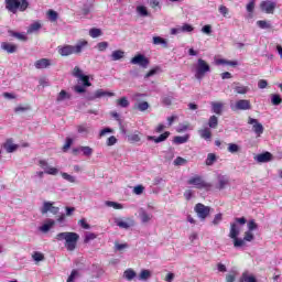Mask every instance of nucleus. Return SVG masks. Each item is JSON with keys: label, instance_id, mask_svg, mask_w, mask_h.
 I'll return each mask as SVG.
<instances>
[{"label": "nucleus", "instance_id": "bb28decb", "mask_svg": "<svg viewBox=\"0 0 282 282\" xmlns=\"http://www.w3.org/2000/svg\"><path fill=\"white\" fill-rule=\"evenodd\" d=\"M217 162V154L216 153H208L207 159L205 161L206 166H213Z\"/></svg>", "mask_w": 282, "mask_h": 282}, {"label": "nucleus", "instance_id": "412c9836", "mask_svg": "<svg viewBox=\"0 0 282 282\" xmlns=\"http://www.w3.org/2000/svg\"><path fill=\"white\" fill-rule=\"evenodd\" d=\"M198 133L203 140H206L207 142L210 141L213 138V132L210 131V128H203L198 130Z\"/></svg>", "mask_w": 282, "mask_h": 282}, {"label": "nucleus", "instance_id": "2eb2a0df", "mask_svg": "<svg viewBox=\"0 0 282 282\" xmlns=\"http://www.w3.org/2000/svg\"><path fill=\"white\" fill-rule=\"evenodd\" d=\"M116 224L119 228L129 230V228H132V226H135V220H133V218H126L124 220H116Z\"/></svg>", "mask_w": 282, "mask_h": 282}, {"label": "nucleus", "instance_id": "cd10ccee", "mask_svg": "<svg viewBox=\"0 0 282 282\" xmlns=\"http://www.w3.org/2000/svg\"><path fill=\"white\" fill-rule=\"evenodd\" d=\"M216 65H230L231 67H237V61H228L224 58L216 59Z\"/></svg>", "mask_w": 282, "mask_h": 282}, {"label": "nucleus", "instance_id": "09e8293b", "mask_svg": "<svg viewBox=\"0 0 282 282\" xmlns=\"http://www.w3.org/2000/svg\"><path fill=\"white\" fill-rule=\"evenodd\" d=\"M137 12L140 14V17H149V10H147V7L144 6L137 7Z\"/></svg>", "mask_w": 282, "mask_h": 282}, {"label": "nucleus", "instance_id": "6ab92c4d", "mask_svg": "<svg viewBox=\"0 0 282 282\" xmlns=\"http://www.w3.org/2000/svg\"><path fill=\"white\" fill-rule=\"evenodd\" d=\"M212 111L217 116H221V113H224V102L213 101Z\"/></svg>", "mask_w": 282, "mask_h": 282}, {"label": "nucleus", "instance_id": "a211bd4d", "mask_svg": "<svg viewBox=\"0 0 282 282\" xmlns=\"http://www.w3.org/2000/svg\"><path fill=\"white\" fill-rule=\"evenodd\" d=\"M1 50L7 52V54H14L18 50V46L15 44L9 43V42H2L1 43Z\"/></svg>", "mask_w": 282, "mask_h": 282}, {"label": "nucleus", "instance_id": "bf43d9fd", "mask_svg": "<svg viewBox=\"0 0 282 282\" xmlns=\"http://www.w3.org/2000/svg\"><path fill=\"white\" fill-rule=\"evenodd\" d=\"M193 30H195V28L188 23H185L180 28V32H193Z\"/></svg>", "mask_w": 282, "mask_h": 282}, {"label": "nucleus", "instance_id": "e433bc0d", "mask_svg": "<svg viewBox=\"0 0 282 282\" xmlns=\"http://www.w3.org/2000/svg\"><path fill=\"white\" fill-rule=\"evenodd\" d=\"M257 25L261 29V30H270L272 28V24H270V22L265 21V20H259L257 22Z\"/></svg>", "mask_w": 282, "mask_h": 282}, {"label": "nucleus", "instance_id": "7c9ffc66", "mask_svg": "<svg viewBox=\"0 0 282 282\" xmlns=\"http://www.w3.org/2000/svg\"><path fill=\"white\" fill-rule=\"evenodd\" d=\"M137 111H147L149 109V104L147 101L137 102L133 106Z\"/></svg>", "mask_w": 282, "mask_h": 282}, {"label": "nucleus", "instance_id": "f03ea898", "mask_svg": "<svg viewBox=\"0 0 282 282\" xmlns=\"http://www.w3.org/2000/svg\"><path fill=\"white\" fill-rule=\"evenodd\" d=\"M89 45L87 40H79L76 45H64L58 46V54L61 56H72V54H82L83 50H85Z\"/></svg>", "mask_w": 282, "mask_h": 282}, {"label": "nucleus", "instance_id": "b1692460", "mask_svg": "<svg viewBox=\"0 0 282 282\" xmlns=\"http://www.w3.org/2000/svg\"><path fill=\"white\" fill-rule=\"evenodd\" d=\"M42 25L40 21L33 22L26 30V34H34V32H39L41 30Z\"/></svg>", "mask_w": 282, "mask_h": 282}, {"label": "nucleus", "instance_id": "13d9d810", "mask_svg": "<svg viewBox=\"0 0 282 282\" xmlns=\"http://www.w3.org/2000/svg\"><path fill=\"white\" fill-rule=\"evenodd\" d=\"M72 144H74V140L72 138H66V142L63 145L64 153L67 152V150L72 147Z\"/></svg>", "mask_w": 282, "mask_h": 282}, {"label": "nucleus", "instance_id": "f257e3e1", "mask_svg": "<svg viewBox=\"0 0 282 282\" xmlns=\"http://www.w3.org/2000/svg\"><path fill=\"white\" fill-rule=\"evenodd\" d=\"M55 239L57 241H65V248L68 252H74L76 246H78V239L80 236L73 231L59 232L56 235Z\"/></svg>", "mask_w": 282, "mask_h": 282}, {"label": "nucleus", "instance_id": "4c0bfd02", "mask_svg": "<svg viewBox=\"0 0 282 282\" xmlns=\"http://www.w3.org/2000/svg\"><path fill=\"white\" fill-rule=\"evenodd\" d=\"M227 151L229 153H239V151H241V148L237 143H229Z\"/></svg>", "mask_w": 282, "mask_h": 282}, {"label": "nucleus", "instance_id": "e2e57ef3", "mask_svg": "<svg viewBox=\"0 0 282 282\" xmlns=\"http://www.w3.org/2000/svg\"><path fill=\"white\" fill-rule=\"evenodd\" d=\"M245 240L243 239H239V237L234 238V247L235 248H241V246H245Z\"/></svg>", "mask_w": 282, "mask_h": 282}, {"label": "nucleus", "instance_id": "69168bd1", "mask_svg": "<svg viewBox=\"0 0 282 282\" xmlns=\"http://www.w3.org/2000/svg\"><path fill=\"white\" fill-rule=\"evenodd\" d=\"M237 279V273L232 272L226 275V282H234Z\"/></svg>", "mask_w": 282, "mask_h": 282}, {"label": "nucleus", "instance_id": "0eeeda50", "mask_svg": "<svg viewBox=\"0 0 282 282\" xmlns=\"http://www.w3.org/2000/svg\"><path fill=\"white\" fill-rule=\"evenodd\" d=\"M194 210L197 217L202 219V221H206V218L208 217V215H210V207L202 203H197L194 207Z\"/></svg>", "mask_w": 282, "mask_h": 282}, {"label": "nucleus", "instance_id": "49530a36", "mask_svg": "<svg viewBox=\"0 0 282 282\" xmlns=\"http://www.w3.org/2000/svg\"><path fill=\"white\" fill-rule=\"evenodd\" d=\"M226 186H228V180L220 178L218 181V184L216 185V188H217V191H224V188H226Z\"/></svg>", "mask_w": 282, "mask_h": 282}, {"label": "nucleus", "instance_id": "c9c22d12", "mask_svg": "<svg viewBox=\"0 0 282 282\" xmlns=\"http://www.w3.org/2000/svg\"><path fill=\"white\" fill-rule=\"evenodd\" d=\"M234 91L236 94L246 95L247 91H250V88L248 86H236L234 87Z\"/></svg>", "mask_w": 282, "mask_h": 282}, {"label": "nucleus", "instance_id": "f3484780", "mask_svg": "<svg viewBox=\"0 0 282 282\" xmlns=\"http://www.w3.org/2000/svg\"><path fill=\"white\" fill-rule=\"evenodd\" d=\"M254 160H257L260 164L272 162V153L270 152H263L254 156Z\"/></svg>", "mask_w": 282, "mask_h": 282}, {"label": "nucleus", "instance_id": "864d4df0", "mask_svg": "<svg viewBox=\"0 0 282 282\" xmlns=\"http://www.w3.org/2000/svg\"><path fill=\"white\" fill-rule=\"evenodd\" d=\"M32 259H34L35 261H44L45 260V256L42 252L35 251L32 254Z\"/></svg>", "mask_w": 282, "mask_h": 282}, {"label": "nucleus", "instance_id": "58836bf2", "mask_svg": "<svg viewBox=\"0 0 282 282\" xmlns=\"http://www.w3.org/2000/svg\"><path fill=\"white\" fill-rule=\"evenodd\" d=\"M83 155H85L86 158H90V155L94 154V149H91L90 147H79Z\"/></svg>", "mask_w": 282, "mask_h": 282}, {"label": "nucleus", "instance_id": "774afa93", "mask_svg": "<svg viewBox=\"0 0 282 282\" xmlns=\"http://www.w3.org/2000/svg\"><path fill=\"white\" fill-rule=\"evenodd\" d=\"M129 140H130L131 142H140V140H141L140 133L131 134V135L129 137Z\"/></svg>", "mask_w": 282, "mask_h": 282}, {"label": "nucleus", "instance_id": "ddd939ff", "mask_svg": "<svg viewBox=\"0 0 282 282\" xmlns=\"http://www.w3.org/2000/svg\"><path fill=\"white\" fill-rule=\"evenodd\" d=\"M50 212L53 215H58V207H54V204L51 202H44L43 207L41 209L42 215H47V213Z\"/></svg>", "mask_w": 282, "mask_h": 282}, {"label": "nucleus", "instance_id": "393cba45", "mask_svg": "<svg viewBox=\"0 0 282 282\" xmlns=\"http://www.w3.org/2000/svg\"><path fill=\"white\" fill-rule=\"evenodd\" d=\"M9 36H13V39H18V41H23V42L28 41V37L25 34L19 33L12 30H9Z\"/></svg>", "mask_w": 282, "mask_h": 282}, {"label": "nucleus", "instance_id": "c85d7f7f", "mask_svg": "<svg viewBox=\"0 0 282 282\" xmlns=\"http://www.w3.org/2000/svg\"><path fill=\"white\" fill-rule=\"evenodd\" d=\"M124 56V51L122 50H117L113 51L110 55L111 61H121V58Z\"/></svg>", "mask_w": 282, "mask_h": 282}, {"label": "nucleus", "instance_id": "2f4dec72", "mask_svg": "<svg viewBox=\"0 0 282 282\" xmlns=\"http://www.w3.org/2000/svg\"><path fill=\"white\" fill-rule=\"evenodd\" d=\"M54 224H56V221H54L53 219H48L46 224L40 227V230L42 232H50V229L52 228V226H54Z\"/></svg>", "mask_w": 282, "mask_h": 282}, {"label": "nucleus", "instance_id": "338daca9", "mask_svg": "<svg viewBox=\"0 0 282 282\" xmlns=\"http://www.w3.org/2000/svg\"><path fill=\"white\" fill-rule=\"evenodd\" d=\"M76 276H78V271L73 270L66 282H74V279H76Z\"/></svg>", "mask_w": 282, "mask_h": 282}, {"label": "nucleus", "instance_id": "a19ab883", "mask_svg": "<svg viewBox=\"0 0 282 282\" xmlns=\"http://www.w3.org/2000/svg\"><path fill=\"white\" fill-rule=\"evenodd\" d=\"M117 105L119 107H122L123 109H127V107H129L130 102H129V99H127V97H121L120 99L117 100Z\"/></svg>", "mask_w": 282, "mask_h": 282}, {"label": "nucleus", "instance_id": "9d476101", "mask_svg": "<svg viewBox=\"0 0 282 282\" xmlns=\"http://www.w3.org/2000/svg\"><path fill=\"white\" fill-rule=\"evenodd\" d=\"M248 124H253L252 126L253 132L258 135V138H261V135L264 131L263 124L259 123V120H257L252 117H249Z\"/></svg>", "mask_w": 282, "mask_h": 282}, {"label": "nucleus", "instance_id": "052dcab7", "mask_svg": "<svg viewBox=\"0 0 282 282\" xmlns=\"http://www.w3.org/2000/svg\"><path fill=\"white\" fill-rule=\"evenodd\" d=\"M107 47H109V42H99L97 44V50L99 52H105L107 50Z\"/></svg>", "mask_w": 282, "mask_h": 282}, {"label": "nucleus", "instance_id": "ea45409f", "mask_svg": "<svg viewBox=\"0 0 282 282\" xmlns=\"http://www.w3.org/2000/svg\"><path fill=\"white\" fill-rule=\"evenodd\" d=\"M281 102H282L281 95H279V94H272L271 95V104L272 105L279 106V105H281Z\"/></svg>", "mask_w": 282, "mask_h": 282}, {"label": "nucleus", "instance_id": "72a5a7b5", "mask_svg": "<svg viewBox=\"0 0 282 282\" xmlns=\"http://www.w3.org/2000/svg\"><path fill=\"white\" fill-rule=\"evenodd\" d=\"M188 138H191V135L186 134V135H177L174 137V142L175 144H186V142H188Z\"/></svg>", "mask_w": 282, "mask_h": 282}, {"label": "nucleus", "instance_id": "3c124183", "mask_svg": "<svg viewBox=\"0 0 282 282\" xmlns=\"http://www.w3.org/2000/svg\"><path fill=\"white\" fill-rule=\"evenodd\" d=\"M32 108L26 105V106H18L14 108L15 113H24V111H30Z\"/></svg>", "mask_w": 282, "mask_h": 282}, {"label": "nucleus", "instance_id": "c03bdc74", "mask_svg": "<svg viewBox=\"0 0 282 282\" xmlns=\"http://www.w3.org/2000/svg\"><path fill=\"white\" fill-rule=\"evenodd\" d=\"M63 180H66V182H69L70 184H76V177L69 175L67 172L61 173Z\"/></svg>", "mask_w": 282, "mask_h": 282}, {"label": "nucleus", "instance_id": "79ce46f5", "mask_svg": "<svg viewBox=\"0 0 282 282\" xmlns=\"http://www.w3.org/2000/svg\"><path fill=\"white\" fill-rule=\"evenodd\" d=\"M89 35L91 39H98V36H102V31L100 29L93 28L89 31Z\"/></svg>", "mask_w": 282, "mask_h": 282}, {"label": "nucleus", "instance_id": "6e6d98bb", "mask_svg": "<svg viewBox=\"0 0 282 282\" xmlns=\"http://www.w3.org/2000/svg\"><path fill=\"white\" fill-rule=\"evenodd\" d=\"M79 79L82 80L84 87H91V84L89 83V76L82 75Z\"/></svg>", "mask_w": 282, "mask_h": 282}, {"label": "nucleus", "instance_id": "aec40b11", "mask_svg": "<svg viewBox=\"0 0 282 282\" xmlns=\"http://www.w3.org/2000/svg\"><path fill=\"white\" fill-rule=\"evenodd\" d=\"M152 43L153 45H162L164 50L169 48V41H166V39H163L161 36H153Z\"/></svg>", "mask_w": 282, "mask_h": 282}, {"label": "nucleus", "instance_id": "423d86ee", "mask_svg": "<svg viewBox=\"0 0 282 282\" xmlns=\"http://www.w3.org/2000/svg\"><path fill=\"white\" fill-rule=\"evenodd\" d=\"M230 109L231 111H248L252 109V104L248 99H240L230 105Z\"/></svg>", "mask_w": 282, "mask_h": 282}, {"label": "nucleus", "instance_id": "1a4fd4ad", "mask_svg": "<svg viewBox=\"0 0 282 282\" xmlns=\"http://www.w3.org/2000/svg\"><path fill=\"white\" fill-rule=\"evenodd\" d=\"M260 10L265 12V14H274V10H276V2L270 0L262 1L260 3Z\"/></svg>", "mask_w": 282, "mask_h": 282}, {"label": "nucleus", "instance_id": "20e7f679", "mask_svg": "<svg viewBox=\"0 0 282 282\" xmlns=\"http://www.w3.org/2000/svg\"><path fill=\"white\" fill-rule=\"evenodd\" d=\"M195 69H196L195 78L197 80H202L204 78V76H206V74H208V72H210V65L208 63H206V59L198 58Z\"/></svg>", "mask_w": 282, "mask_h": 282}, {"label": "nucleus", "instance_id": "5fc2aeb1", "mask_svg": "<svg viewBox=\"0 0 282 282\" xmlns=\"http://www.w3.org/2000/svg\"><path fill=\"white\" fill-rule=\"evenodd\" d=\"M78 133H89V127L86 123L77 126Z\"/></svg>", "mask_w": 282, "mask_h": 282}, {"label": "nucleus", "instance_id": "39448f33", "mask_svg": "<svg viewBox=\"0 0 282 282\" xmlns=\"http://www.w3.org/2000/svg\"><path fill=\"white\" fill-rule=\"evenodd\" d=\"M187 184H189L191 186H195L196 188H198V191H210V188H213V184L206 182L204 177L199 175L191 177L187 181Z\"/></svg>", "mask_w": 282, "mask_h": 282}, {"label": "nucleus", "instance_id": "4be33fe9", "mask_svg": "<svg viewBox=\"0 0 282 282\" xmlns=\"http://www.w3.org/2000/svg\"><path fill=\"white\" fill-rule=\"evenodd\" d=\"M139 217L142 221V224H149V221H151V219H153V215L147 213L144 209L140 210Z\"/></svg>", "mask_w": 282, "mask_h": 282}, {"label": "nucleus", "instance_id": "4d7b16f0", "mask_svg": "<svg viewBox=\"0 0 282 282\" xmlns=\"http://www.w3.org/2000/svg\"><path fill=\"white\" fill-rule=\"evenodd\" d=\"M72 74H73V76H74L75 78H80L82 76H84V75H83V70H82L80 67H78V66H75V67H74Z\"/></svg>", "mask_w": 282, "mask_h": 282}, {"label": "nucleus", "instance_id": "9b49d317", "mask_svg": "<svg viewBox=\"0 0 282 282\" xmlns=\"http://www.w3.org/2000/svg\"><path fill=\"white\" fill-rule=\"evenodd\" d=\"M39 166H41V169L44 170V173L46 175H58V169L50 167L47 161H45V160H40Z\"/></svg>", "mask_w": 282, "mask_h": 282}, {"label": "nucleus", "instance_id": "a18cd8bd", "mask_svg": "<svg viewBox=\"0 0 282 282\" xmlns=\"http://www.w3.org/2000/svg\"><path fill=\"white\" fill-rule=\"evenodd\" d=\"M47 17H48L50 21H52V23L58 21V13L54 10H48Z\"/></svg>", "mask_w": 282, "mask_h": 282}, {"label": "nucleus", "instance_id": "de8ad7c7", "mask_svg": "<svg viewBox=\"0 0 282 282\" xmlns=\"http://www.w3.org/2000/svg\"><path fill=\"white\" fill-rule=\"evenodd\" d=\"M139 279L141 281H147L148 279H151V271L144 269L141 271L140 275H139Z\"/></svg>", "mask_w": 282, "mask_h": 282}, {"label": "nucleus", "instance_id": "37998d69", "mask_svg": "<svg viewBox=\"0 0 282 282\" xmlns=\"http://www.w3.org/2000/svg\"><path fill=\"white\" fill-rule=\"evenodd\" d=\"M106 206H108L109 208H115V210L122 209V204L116 203V202H111V200H107L106 202Z\"/></svg>", "mask_w": 282, "mask_h": 282}, {"label": "nucleus", "instance_id": "a878e982", "mask_svg": "<svg viewBox=\"0 0 282 282\" xmlns=\"http://www.w3.org/2000/svg\"><path fill=\"white\" fill-rule=\"evenodd\" d=\"M208 127H209V129H217V127H219V118H217V116H215V115L209 117Z\"/></svg>", "mask_w": 282, "mask_h": 282}, {"label": "nucleus", "instance_id": "4468645a", "mask_svg": "<svg viewBox=\"0 0 282 282\" xmlns=\"http://www.w3.org/2000/svg\"><path fill=\"white\" fill-rule=\"evenodd\" d=\"M35 69H47V67H52V59L50 58H41L35 61L34 63Z\"/></svg>", "mask_w": 282, "mask_h": 282}, {"label": "nucleus", "instance_id": "7ed1b4c3", "mask_svg": "<svg viewBox=\"0 0 282 282\" xmlns=\"http://www.w3.org/2000/svg\"><path fill=\"white\" fill-rule=\"evenodd\" d=\"M6 10L12 14L17 12H25L30 8V2L28 0H4Z\"/></svg>", "mask_w": 282, "mask_h": 282}, {"label": "nucleus", "instance_id": "8fccbe9b", "mask_svg": "<svg viewBox=\"0 0 282 282\" xmlns=\"http://www.w3.org/2000/svg\"><path fill=\"white\" fill-rule=\"evenodd\" d=\"M98 235L94 232H87L84 238V243H89V241H94V239H97Z\"/></svg>", "mask_w": 282, "mask_h": 282}, {"label": "nucleus", "instance_id": "dca6fc26", "mask_svg": "<svg viewBox=\"0 0 282 282\" xmlns=\"http://www.w3.org/2000/svg\"><path fill=\"white\" fill-rule=\"evenodd\" d=\"M171 135V132L165 131L159 137L148 135V140H152L155 142V144H160V142H165V140H169V137Z\"/></svg>", "mask_w": 282, "mask_h": 282}, {"label": "nucleus", "instance_id": "c756f323", "mask_svg": "<svg viewBox=\"0 0 282 282\" xmlns=\"http://www.w3.org/2000/svg\"><path fill=\"white\" fill-rule=\"evenodd\" d=\"M239 282H257V278L245 272L240 276Z\"/></svg>", "mask_w": 282, "mask_h": 282}, {"label": "nucleus", "instance_id": "473e14b6", "mask_svg": "<svg viewBox=\"0 0 282 282\" xmlns=\"http://www.w3.org/2000/svg\"><path fill=\"white\" fill-rule=\"evenodd\" d=\"M135 271H133V269H127L124 272H123V276L124 279H127V281H133V279H135Z\"/></svg>", "mask_w": 282, "mask_h": 282}, {"label": "nucleus", "instance_id": "f8f14e48", "mask_svg": "<svg viewBox=\"0 0 282 282\" xmlns=\"http://www.w3.org/2000/svg\"><path fill=\"white\" fill-rule=\"evenodd\" d=\"M105 96H108L111 98L112 96H116V95L113 93H109L104 89H97L94 95H89L87 97V100H96L98 98H105Z\"/></svg>", "mask_w": 282, "mask_h": 282}, {"label": "nucleus", "instance_id": "0e129e2a", "mask_svg": "<svg viewBox=\"0 0 282 282\" xmlns=\"http://www.w3.org/2000/svg\"><path fill=\"white\" fill-rule=\"evenodd\" d=\"M254 239V234H252V231H246L245 232V237H243V241H252Z\"/></svg>", "mask_w": 282, "mask_h": 282}, {"label": "nucleus", "instance_id": "680f3d73", "mask_svg": "<svg viewBox=\"0 0 282 282\" xmlns=\"http://www.w3.org/2000/svg\"><path fill=\"white\" fill-rule=\"evenodd\" d=\"M259 228V225H257V223L254 221V219L249 220L248 223V229L250 232H252V230H257Z\"/></svg>", "mask_w": 282, "mask_h": 282}, {"label": "nucleus", "instance_id": "6e6552de", "mask_svg": "<svg viewBox=\"0 0 282 282\" xmlns=\"http://www.w3.org/2000/svg\"><path fill=\"white\" fill-rule=\"evenodd\" d=\"M130 63L131 65H139L140 67H143V69H147L150 61L143 54H138L131 58Z\"/></svg>", "mask_w": 282, "mask_h": 282}, {"label": "nucleus", "instance_id": "5701e85b", "mask_svg": "<svg viewBox=\"0 0 282 282\" xmlns=\"http://www.w3.org/2000/svg\"><path fill=\"white\" fill-rule=\"evenodd\" d=\"M229 237L230 239H237L239 237V228L237 227V223L230 224Z\"/></svg>", "mask_w": 282, "mask_h": 282}, {"label": "nucleus", "instance_id": "f704fd0d", "mask_svg": "<svg viewBox=\"0 0 282 282\" xmlns=\"http://www.w3.org/2000/svg\"><path fill=\"white\" fill-rule=\"evenodd\" d=\"M72 96L65 90H61L57 96V102H63V100H69Z\"/></svg>", "mask_w": 282, "mask_h": 282}, {"label": "nucleus", "instance_id": "603ef678", "mask_svg": "<svg viewBox=\"0 0 282 282\" xmlns=\"http://www.w3.org/2000/svg\"><path fill=\"white\" fill-rule=\"evenodd\" d=\"M4 149L8 153H14V151L19 149V145L8 142L7 144H4Z\"/></svg>", "mask_w": 282, "mask_h": 282}]
</instances>
